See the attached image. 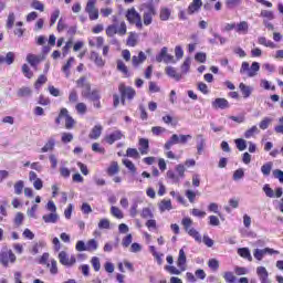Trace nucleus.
<instances>
[{
  "label": "nucleus",
  "instance_id": "1",
  "mask_svg": "<svg viewBox=\"0 0 283 283\" xmlns=\"http://www.w3.org/2000/svg\"><path fill=\"white\" fill-rule=\"evenodd\" d=\"M181 224L190 238H193L196 242H202V235H200V232H198L196 228H191V224H193L191 218H184L181 220Z\"/></svg>",
  "mask_w": 283,
  "mask_h": 283
},
{
  "label": "nucleus",
  "instance_id": "2",
  "mask_svg": "<svg viewBox=\"0 0 283 283\" xmlns=\"http://www.w3.org/2000/svg\"><path fill=\"white\" fill-rule=\"evenodd\" d=\"M126 19L129 23L135 24L138 30H143V19L140 18V13L137 12L135 8L127 10Z\"/></svg>",
  "mask_w": 283,
  "mask_h": 283
},
{
  "label": "nucleus",
  "instance_id": "3",
  "mask_svg": "<svg viewBox=\"0 0 283 283\" xmlns=\"http://www.w3.org/2000/svg\"><path fill=\"white\" fill-rule=\"evenodd\" d=\"M17 262V255L12 250H6L0 252V264L8 269L10 264H14Z\"/></svg>",
  "mask_w": 283,
  "mask_h": 283
},
{
  "label": "nucleus",
  "instance_id": "4",
  "mask_svg": "<svg viewBox=\"0 0 283 283\" xmlns=\"http://www.w3.org/2000/svg\"><path fill=\"white\" fill-rule=\"evenodd\" d=\"M280 255V251L274 250L272 248H265V249H254L253 255L254 259L258 260L259 262H262L264 259V255Z\"/></svg>",
  "mask_w": 283,
  "mask_h": 283
},
{
  "label": "nucleus",
  "instance_id": "5",
  "mask_svg": "<svg viewBox=\"0 0 283 283\" xmlns=\"http://www.w3.org/2000/svg\"><path fill=\"white\" fill-rule=\"evenodd\" d=\"M145 7L143 14L144 25H151L154 17H156V8H154V4H146Z\"/></svg>",
  "mask_w": 283,
  "mask_h": 283
},
{
  "label": "nucleus",
  "instance_id": "6",
  "mask_svg": "<svg viewBox=\"0 0 283 283\" xmlns=\"http://www.w3.org/2000/svg\"><path fill=\"white\" fill-rule=\"evenodd\" d=\"M119 93L122 94V103L125 105V98L132 101L136 96V91L133 87H126L125 84L119 85Z\"/></svg>",
  "mask_w": 283,
  "mask_h": 283
},
{
  "label": "nucleus",
  "instance_id": "7",
  "mask_svg": "<svg viewBox=\"0 0 283 283\" xmlns=\"http://www.w3.org/2000/svg\"><path fill=\"white\" fill-rule=\"evenodd\" d=\"M60 264L63 266H74L76 264V258L67 255V252L61 251L57 255Z\"/></svg>",
  "mask_w": 283,
  "mask_h": 283
},
{
  "label": "nucleus",
  "instance_id": "8",
  "mask_svg": "<svg viewBox=\"0 0 283 283\" xmlns=\"http://www.w3.org/2000/svg\"><path fill=\"white\" fill-rule=\"evenodd\" d=\"M157 63H176L174 55L167 53V46H164L160 53L156 56Z\"/></svg>",
  "mask_w": 283,
  "mask_h": 283
},
{
  "label": "nucleus",
  "instance_id": "9",
  "mask_svg": "<svg viewBox=\"0 0 283 283\" xmlns=\"http://www.w3.org/2000/svg\"><path fill=\"white\" fill-rule=\"evenodd\" d=\"M60 118H64L66 129H72V127H74V124H75L74 118H72V116H70L67 108L61 109Z\"/></svg>",
  "mask_w": 283,
  "mask_h": 283
},
{
  "label": "nucleus",
  "instance_id": "10",
  "mask_svg": "<svg viewBox=\"0 0 283 283\" xmlns=\"http://www.w3.org/2000/svg\"><path fill=\"white\" fill-rule=\"evenodd\" d=\"M82 96H84V98H88L93 103L95 101H101V92L98 90H93L92 92L83 91Z\"/></svg>",
  "mask_w": 283,
  "mask_h": 283
},
{
  "label": "nucleus",
  "instance_id": "11",
  "mask_svg": "<svg viewBox=\"0 0 283 283\" xmlns=\"http://www.w3.org/2000/svg\"><path fill=\"white\" fill-rule=\"evenodd\" d=\"M213 109H229V101L219 97L212 102Z\"/></svg>",
  "mask_w": 283,
  "mask_h": 283
},
{
  "label": "nucleus",
  "instance_id": "12",
  "mask_svg": "<svg viewBox=\"0 0 283 283\" xmlns=\"http://www.w3.org/2000/svg\"><path fill=\"white\" fill-rule=\"evenodd\" d=\"M256 275L261 283H269V271H266V268L258 266Z\"/></svg>",
  "mask_w": 283,
  "mask_h": 283
},
{
  "label": "nucleus",
  "instance_id": "13",
  "mask_svg": "<svg viewBox=\"0 0 283 283\" xmlns=\"http://www.w3.org/2000/svg\"><path fill=\"white\" fill-rule=\"evenodd\" d=\"M187 254H185V250L180 249L179 250V256L177 260V266L181 270V271H186L187 270Z\"/></svg>",
  "mask_w": 283,
  "mask_h": 283
},
{
  "label": "nucleus",
  "instance_id": "14",
  "mask_svg": "<svg viewBox=\"0 0 283 283\" xmlns=\"http://www.w3.org/2000/svg\"><path fill=\"white\" fill-rule=\"evenodd\" d=\"M239 90H240L243 98H249V96H251V94H253V86H249L244 83L239 84Z\"/></svg>",
  "mask_w": 283,
  "mask_h": 283
},
{
  "label": "nucleus",
  "instance_id": "15",
  "mask_svg": "<svg viewBox=\"0 0 283 283\" xmlns=\"http://www.w3.org/2000/svg\"><path fill=\"white\" fill-rule=\"evenodd\" d=\"M42 220L46 223V224H56V222H59V214L56 212H51L49 214H44L42 217Z\"/></svg>",
  "mask_w": 283,
  "mask_h": 283
},
{
  "label": "nucleus",
  "instance_id": "16",
  "mask_svg": "<svg viewBox=\"0 0 283 283\" xmlns=\"http://www.w3.org/2000/svg\"><path fill=\"white\" fill-rule=\"evenodd\" d=\"M147 61V55H145V52L140 51L138 56L134 55L132 57V63L134 67H138L142 63H145Z\"/></svg>",
  "mask_w": 283,
  "mask_h": 283
},
{
  "label": "nucleus",
  "instance_id": "17",
  "mask_svg": "<svg viewBox=\"0 0 283 283\" xmlns=\"http://www.w3.org/2000/svg\"><path fill=\"white\" fill-rule=\"evenodd\" d=\"M165 72L167 76L175 78V81H180L182 78V74L178 73L174 66H166Z\"/></svg>",
  "mask_w": 283,
  "mask_h": 283
},
{
  "label": "nucleus",
  "instance_id": "18",
  "mask_svg": "<svg viewBox=\"0 0 283 283\" xmlns=\"http://www.w3.org/2000/svg\"><path fill=\"white\" fill-rule=\"evenodd\" d=\"M202 8V0H192V2L188 7V14H195Z\"/></svg>",
  "mask_w": 283,
  "mask_h": 283
},
{
  "label": "nucleus",
  "instance_id": "19",
  "mask_svg": "<svg viewBox=\"0 0 283 283\" xmlns=\"http://www.w3.org/2000/svg\"><path fill=\"white\" fill-rule=\"evenodd\" d=\"M91 61H93L97 67H105V60L95 51L91 52Z\"/></svg>",
  "mask_w": 283,
  "mask_h": 283
},
{
  "label": "nucleus",
  "instance_id": "20",
  "mask_svg": "<svg viewBox=\"0 0 283 283\" xmlns=\"http://www.w3.org/2000/svg\"><path fill=\"white\" fill-rule=\"evenodd\" d=\"M159 211L161 213H165V211H171L174 209V206L171 205L170 199H164L158 203Z\"/></svg>",
  "mask_w": 283,
  "mask_h": 283
},
{
  "label": "nucleus",
  "instance_id": "21",
  "mask_svg": "<svg viewBox=\"0 0 283 283\" xmlns=\"http://www.w3.org/2000/svg\"><path fill=\"white\" fill-rule=\"evenodd\" d=\"M238 255L244 260H248L249 262H253V256L251 255V250H249V248H239Z\"/></svg>",
  "mask_w": 283,
  "mask_h": 283
},
{
  "label": "nucleus",
  "instance_id": "22",
  "mask_svg": "<svg viewBox=\"0 0 283 283\" xmlns=\"http://www.w3.org/2000/svg\"><path fill=\"white\" fill-rule=\"evenodd\" d=\"M235 32H238V34H249V22H239L235 27Z\"/></svg>",
  "mask_w": 283,
  "mask_h": 283
},
{
  "label": "nucleus",
  "instance_id": "23",
  "mask_svg": "<svg viewBox=\"0 0 283 283\" xmlns=\"http://www.w3.org/2000/svg\"><path fill=\"white\" fill-rule=\"evenodd\" d=\"M191 140V135H177L174 134L170 138V143H187Z\"/></svg>",
  "mask_w": 283,
  "mask_h": 283
},
{
  "label": "nucleus",
  "instance_id": "24",
  "mask_svg": "<svg viewBox=\"0 0 283 283\" xmlns=\"http://www.w3.org/2000/svg\"><path fill=\"white\" fill-rule=\"evenodd\" d=\"M102 133H103V126L95 125L90 133V138H92L93 140H97V138H101Z\"/></svg>",
  "mask_w": 283,
  "mask_h": 283
},
{
  "label": "nucleus",
  "instance_id": "25",
  "mask_svg": "<svg viewBox=\"0 0 283 283\" xmlns=\"http://www.w3.org/2000/svg\"><path fill=\"white\" fill-rule=\"evenodd\" d=\"M2 63L12 65V63H14V54L12 52H8L6 56L0 55V65H2Z\"/></svg>",
  "mask_w": 283,
  "mask_h": 283
},
{
  "label": "nucleus",
  "instance_id": "26",
  "mask_svg": "<svg viewBox=\"0 0 283 283\" xmlns=\"http://www.w3.org/2000/svg\"><path fill=\"white\" fill-rule=\"evenodd\" d=\"M45 245H46L45 241L43 240L38 241L33 243V245L31 247L30 253H32V255H36L39 253V250L45 248Z\"/></svg>",
  "mask_w": 283,
  "mask_h": 283
},
{
  "label": "nucleus",
  "instance_id": "27",
  "mask_svg": "<svg viewBox=\"0 0 283 283\" xmlns=\"http://www.w3.org/2000/svg\"><path fill=\"white\" fill-rule=\"evenodd\" d=\"M258 72H260V63L253 62L248 73L249 78H253V76H258Z\"/></svg>",
  "mask_w": 283,
  "mask_h": 283
},
{
  "label": "nucleus",
  "instance_id": "28",
  "mask_svg": "<svg viewBox=\"0 0 283 283\" xmlns=\"http://www.w3.org/2000/svg\"><path fill=\"white\" fill-rule=\"evenodd\" d=\"M190 69H191V57H187L180 66L181 76L185 74H188Z\"/></svg>",
  "mask_w": 283,
  "mask_h": 283
},
{
  "label": "nucleus",
  "instance_id": "29",
  "mask_svg": "<svg viewBox=\"0 0 283 283\" xmlns=\"http://www.w3.org/2000/svg\"><path fill=\"white\" fill-rule=\"evenodd\" d=\"M120 171V168L118 167V161H112L111 166L107 168L108 176H116Z\"/></svg>",
  "mask_w": 283,
  "mask_h": 283
},
{
  "label": "nucleus",
  "instance_id": "30",
  "mask_svg": "<svg viewBox=\"0 0 283 283\" xmlns=\"http://www.w3.org/2000/svg\"><path fill=\"white\" fill-rule=\"evenodd\" d=\"M259 45H264L265 48H271L272 50H275L276 45L273 43V41L266 40L264 36H259L258 39Z\"/></svg>",
  "mask_w": 283,
  "mask_h": 283
},
{
  "label": "nucleus",
  "instance_id": "31",
  "mask_svg": "<svg viewBox=\"0 0 283 283\" xmlns=\"http://www.w3.org/2000/svg\"><path fill=\"white\" fill-rule=\"evenodd\" d=\"M98 249V241H96V239H90L86 242V251H88L90 253L96 251Z\"/></svg>",
  "mask_w": 283,
  "mask_h": 283
},
{
  "label": "nucleus",
  "instance_id": "32",
  "mask_svg": "<svg viewBox=\"0 0 283 283\" xmlns=\"http://www.w3.org/2000/svg\"><path fill=\"white\" fill-rule=\"evenodd\" d=\"M32 95V90L30 87H21L17 91V96L18 98H24V96H31Z\"/></svg>",
  "mask_w": 283,
  "mask_h": 283
},
{
  "label": "nucleus",
  "instance_id": "33",
  "mask_svg": "<svg viewBox=\"0 0 283 283\" xmlns=\"http://www.w3.org/2000/svg\"><path fill=\"white\" fill-rule=\"evenodd\" d=\"M51 263L46 265V269H49L51 275H56L59 273V265L54 259L50 260Z\"/></svg>",
  "mask_w": 283,
  "mask_h": 283
},
{
  "label": "nucleus",
  "instance_id": "34",
  "mask_svg": "<svg viewBox=\"0 0 283 283\" xmlns=\"http://www.w3.org/2000/svg\"><path fill=\"white\" fill-rule=\"evenodd\" d=\"M123 139V133L120 130H115L108 137L107 140L109 143H116V140H122Z\"/></svg>",
  "mask_w": 283,
  "mask_h": 283
},
{
  "label": "nucleus",
  "instance_id": "35",
  "mask_svg": "<svg viewBox=\"0 0 283 283\" xmlns=\"http://www.w3.org/2000/svg\"><path fill=\"white\" fill-rule=\"evenodd\" d=\"M25 187V184L23 182V180H19L14 184L13 189H14V195L15 196H21V193H23V189Z\"/></svg>",
  "mask_w": 283,
  "mask_h": 283
},
{
  "label": "nucleus",
  "instance_id": "36",
  "mask_svg": "<svg viewBox=\"0 0 283 283\" xmlns=\"http://www.w3.org/2000/svg\"><path fill=\"white\" fill-rule=\"evenodd\" d=\"M117 70L118 72H122L124 76H129V70L127 69V65H125V62H123V60L117 61Z\"/></svg>",
  "mask_w": 283,
  "mask_h": 283
},
{
  "label": "nucleus",
  "instance_id": "37",
  "mask_svg": "<svg viewBox=\"0 0 283 283\" xmlns=\"http://www.w3.org/2000/svg\"><path fill=\"white\" fill-rule=\"evenodd\" d=\"M14 21H17V15L14 14V12H10L7 18V24H6L8 30H12V28H14Z\"/></svg>",
  "mask_w": 283,
  "mask_h": 283
},
{
  "label": "nucleus",
  "instance_id": "38",
  "mask_svg": "<svg viewBox=\"0 0 283 283\" xmlns=\"http://www.w3.org/2000/svg\"><path fill=\"white\" fill-rule=\"evenodd\" d=\"M77 87H84V92H91L92 86L90 85V83H85V77H80L76 81Z\"/></svg>",
  "mask_w": 283,
  "mask_h": 283
},
{
  "label": "nucleus",
  "instance_id": "39",
  "mask_svg": "<svg viewBox=\"0 0 283 283\" xmlns=\"http://www.w3.org/2000/svg\"><path fill=\"white\" fill-rule=\"evenodd\" d=\"M271 169H273V163H266L261 167L263 176H271Z\"/></svg>",
  "mask_w": 283,
  "mask_h": 283
},
{
  "label": "nucleus",
  "instance_id": "40",
  "mask_svg": "<svg viewBox=\"0 0 283 283\" xmlns=\"http://www.w3.org/2000/svg\"><path fill=\"white\" fill-rule=\"evenodd\" d=\"M72 63H74V57H70L66 64L62 67L66 78H70V67H72Z\"/></svg>",
  "mask_w": 283,
  "mask_h": 283
},
{
  "label": "nucleus",
  "instance_id": "41",
  "mask_svg": "<svg viewBox=\"0 0 283 283\" xmlns=\"http://www.w3.org/2000/svg\"><path fill=\"white\" fill-rule=\"evenodd\" d=\"M27 61L29 64H31L32 67H35V65H39L41 60H39V56H36L34 54H29L27 56Z\"/></svg>",
  "mask_w": 283,
  "mask_h": 283
},
{
  "label": "nucleus",
  "instance_id": "42",
  "mask_svg": "<svg viewBox=\"0 0 283 283\" xmlns=\"http://www.w3.org/2000/svg\"><path fill=\"white\" fill-rule=\"evenodd\" d=\"M255 134H260V129L258 126H252L248 130H245L244 136L245 138H252V136H255Z\"/></svg>",
  "mask_w": 283,
  "mask_h": 283
},
{
  "label": "nucleus",
  "instance_id": "43",
  "mask_svg": "<svg viewBox=\"0 0 283 283\" xmlns=\"http://www.w3.org/2000/svg\"><path fill=\"white\" fill-rule=\"evenodd\" d=\"M117 34L119 36H125L127 34V24L125 23V21H122L117 27Z\"/></svg>",
  "mask_w": 283,
  "mask_h": 283
},
{
  "label": "nucleus",
  "instance_id": "44",
  "mask_svg": "<svg viewBox=\"0 0 283 283\" xmlns=\"http://www.w3.org/2000/svg\"><path fill=\"white\" fill-rule=\"evenodd\" d=\"M260 17H262L263 19H268V21H273V19H275V14L273 13V11L269 10H262Z\"/></svg>",
  "mask_w": 283,
  "mask_h": 283
},
{
  "label": "nucleus",
  "instance_id": "45",
  "mask_svg": "<svg viewBox=\"0 0 283 283\" xmlns=\"http://www.w3.org/2000/svg\"><path fill=\"white\" fill-rule=\"evenodd\" d=\"M223 279L227 283H235V280H237L235 275L231 271L224 272Z\"/></svg>",
  "mask_w": 283,
  "mask_h": 283
},
{
  "label": "nucleus",
  "instance_id": "46",
  "mask_svg": "<svg viewBox=\"0 0 283 283\" xmlns=\"http://www.w3.org/2000/svg\"><path fill=\"white\" fill-rule=\"evenodd\" d=\"M208 266L211 269V271H218V269H220V261L217 259H210L208 261Z\"/></svg>",
  "mask_w": 283,
  "mask_h": 283
},
{
  "label": "nucleus",
  "instance_id": "47",
  "mask_svg": "<svg viewBox=\"0 0 283 283\" xmlns=\"http://www.w3.org/2000/svg\"><path fill=\"white\" fill-rule=\"evenodd\" d=\"M263 191H264L266 198H275V191L272 190L270 185L265 184L263 186Z\"/></svg>",
  "mask_w": 283,
  "mask_h": 283
},
{
  "label": "nucleus",
  "instance_id": "48",
  "mask_svg": "<svg viewBox=\"0 0 283 283\" xmlns=\"http://www.w3.org/2000/svg\"><path fill=\"white\" fill-rule=\"evenodd\" d=\"M166 271L168 273H170V275H180V273H182V270H178L176 266L174 265H166L165 266Z\"/></svg>",
  "mask_w": 283,
  "mask_h": 283
},
{
  "label": "nucleus",
  "instance_id": "49",
  "mask_svg": "<svg viewBox=\"0 0 283 283\" xmlns=\"http://www.w3.org/2000/svg\"><path fill=\"white\" fill-rule=\"evenodd\" d=\"M115 34H118L117 32V25L116 24H111L106 28V35L109 38L114 36Z\"/></svg>",
  "mask_w": 283,
  "mask_h": 283
},
{
  "label": "nucleus",
  "instance_id": "50",
  "mask_svg": "<svg viewBox=\"0 0 283 283\" xmlns=\"http://www.w3.org/2000/svg\"><path fill=\"white\" fill-rule=\"evenodd\" d=\"M273 119L270 117H264L259 124L260 129H269V125H271Z\"/></svg>",
  "mask_w": 283,
  "mask_h": 283
},
{
  "label": "nucleus",
  "instance_id": "51",
  "mask_svg": "<svg viewBox=\"0 0 283 283\" xmlns=\"http://www.w3.org/2000/svg\"><path fill=\"white\" fill-rule=\"evenodd\" d=\"M91 264L94 271L96 272L101 271V259H98V256H93L91 260Z\"/></svg>",
  "mask_w": 283,
  "mask_h": 283
},
{
  "label": "nucleus",
  "instance_id": "52",
  "mask_svg": "<svg viewBox=\"0 0 283 283\" xmlns=\"http://www.w3.org/2000/svg\"><path fill=\"white\" fill-rule=\"evenodd\" d=\"M123 165H125V167L127 169H129V171H132V174H136V166L134 165V163L129 159H123Z\"/></svg>",
  "mask_w": 283,
  "mask_h": 283
},
{
  "label": "nucleus",
  "instance_id": "53",
  "mask_svg": "<svg viewBox=\"0 0 283 283\" xmlns=\"http://www.w3.org/2000/svg\"><path fill=\"white\" fill-rule=\"evenodd\" d=\"M169 17H171V11L167 8L161 9L160 11L161 21H169Z\"/></svg>",
  "mask_w": 283,
  "mask_h": 283
},
{
  "label": "nucleus",
  "instance_id": "54",
  "mask_svg": "<svg viewBox=\"0 0 283 283\" xmlns=\"http://www.w3.org/2000/svg\"><path fill=\"white\" fill-rule=\"evenodd\" d=\"M31 8H33L34 10H39L40 12H43V10H45V6H43V3L39 0H33L31 3Z\"/></svg>",
  "mask_w": 283,
  "mask_h": 283
},
{
  "label": "nucleus",
  "instance_id": "55",
  "mask_svg": "<svg viewBox=\"0 0 283 283\" xmlns=\"http://www.w3.org/2000/svg\"><path fill=\"white\" fill-rule=\"evenodd\" d=\"M130 218H136L138 216V201H134L129 209Z\"/></svg>",
  "mask_w": 283,
  "mask_h": 283
},
{
  "label": "nucleus",
  "instance_id": "56",
  "mask_svg": "<svg viewBox=\"0 0 283 283\" xmlns=\"http://www.w3.org/2000/svg\"><path fill=\"white\" fill-rule=\"evenodd\" d=\"M260 87H263V90H272V92H275V86H271V82H269L268 80H261Z\"/></svg>",
  "mask_w": 283,
  "mask_h": 283
},
{
  "label": "nucleus",
  "instance_id": "57",
  "mask_svg": "<svg viewBox=\"0 0 283 283\" xmlns=\"http://www.w3.org/2000/svg\"><path fill=\"white\" fill-rule=\"evenodd\" d=\"M111 212H112V216H114V218H118V220H123V211H120L118 209V207H112L111 208Z\"/></svg>",
  "mask_w": 283,
  "mask_h": 283
},
{
  "label": "nucleus",
  "instance_id": "58",
  "mask_svg": "<svg viewBox=\"0 0 283 283\" xmlns=\"http://www.w3.org/2000/svg\"><path fill=\"white\" fill-rule=\"evenodd\" d=\"M142 218H144V219H147V218H154V212L151 211V209L150 208H143V210H142Z\"/></svg>",
  "mask_w": 283,
  "mask_h": 283
},
{
  "label": "nucleus",
  "instance_id": "59",
  "mask_svg": "<svg viewBox=\"0 0 283 283\" xmlns=\"http://www.w3.org/2000/svg\"><path fill=\"white\" fill-rule=\"evenodd\" d=\"M126 156H128L129 158H139L140 155L138 154V150L135 148H128L126 150Z\"/></svg>",
  "mask_w": 283,
  "mask_h": 283
},
{
  "label": "nucleus",
  "instance_id": "60",
  "mask_svg": "<svg viewBox=\"0 0 283 283\" xmlns=\"http://www.w3.org/2000/svg\"><path fill=\"white\" fill-rule=\"evenodd\" d=\"M233 180H242L244 178V170L242 168H239L233 174Z\"/></svg>",
  "mask_w": 283,
  "mask_h": 283
},
{
  "label": "nucleus",
  "instance_id": "61",
  "mask_svg": "<svg viewBox=\"0 0 283 283\" xmlns=\"http://www.w3.org/2000/svg\"><path fill=\"white\" fill-rule=\"evenodd\" d=\"M148 91L151 94H156V93L160 92V86H158V84H156V82H149Z\"/></svg>",
  "mask_w": 283,
  "mask_h": 283
},
{
  "label": "nucleus",
  "instance_id": "62",
  "mask_svg": "<svg viewBox=\"0 0 283 283\" xmlns=\"http://www.w3.org/2000/svg\"><path fill=\"white\" fill-rule=\"evenodd\" d=\"M132 240H133L132 234H127V235L122 240V245L124 247V249H127V247H129V244H132Z\"/></svg>",
  "mask_w": 283,
  "mask_h": 283
},
{
  "label": "nucleus",
  "instance_id": "63",
  "mask_svg": "<svg viewBox=\"0 0 283 283\" xmlns=\"http://www.w3.org/2000/svg\"><path fill=\"white\" fill-rule=\"evenodd\" d=\"M273 176L283 185V171L280 169L273 170Z\"/></svg>",
  "mask_w": 283,
  "mask_h": 283
},
{
  "label": "nucleus",
  "instance_id": "64",
  "mask_svg": "<svg viewBox=\"0 0 283 283\" xmlns=\"http://www.w3.org/2000/svg\"><path fill=\"white\" fill-rule=\"evenodd\" d=\"M98 229H109V220L108 219H102L98 222Z\"/></svg>",
  "mask_w": 283,
  "mask_h": 283
}]
</instances>
